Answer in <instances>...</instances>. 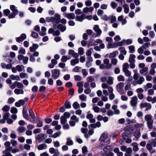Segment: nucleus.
<instances>
[{
  "label": "nucleus",
  "instance_id": "5",
  "mask_svg": "<svg viewBox=\"0 0 156 156\" xmlns=\"http://www.w3.org/2000/svg\"><path fill=\"white\" fill-rule=\"evenodd\" d=\"M99 140L101 141L106 142L107 144H108L110 143V139L108 136L107 132H105L102 133Z\"/></svg>",
  "mask_w": 156,
  "mask_h": 156
},
{
  "label": "nucleus",
  "instance_id": "25",
  "mask_svg": "<svg viewBox=\"0 0 156 156\" xmlns=\"http://www.w3.org/2000/svg\"><path fill=\"white\" fill-rule=\"evenodd\" d=\"M66 145L68 146H72L73 144V142L70 137L66 138Z\"/></svg>",
  "mask_w": 156,
  "mask_h": 156
},
{
  "label": "nucleus",
  "instance_id": "61",
  "mask_svg": "<svg viewBox=\"0 0 156 156\" xmlns=\"http://www.w3.org/2000/svg\"><path fill=\"white\" fill-rule=\"evenodd\" d=\"M85 5L87 6H90L92 4V2L90 0H87L85 1Z\"/></svg>",
  "mask_w": 156,
  "mask_h": 156
},
{
  "label": "nucleus",
  "instance_id": "8",
  "mask_svg": "<svg viewBox=\"0 0 156 156\" xmlns=\"http://www.w3.org/2000/svg\"><path fill=\"white\" fill-rule=\"evenodd\" d=\"M93 29L96 33L95 37L100 36L102 33V31L99 28V26L98 25H95L93 27Z\"/></svg>",
  "mask_w": 156,
  "mask_h": 156
},
{
  "label": "nucleus",
  "instance_id": "36",
  "mask_svg": "<svg viewBox=\"0 0 156 156\" xmlns=\"http://www.w3.org/2000/svg\"><path fill=\"white\" fill-rule=\"evenodd\" d=\"M61 134V132L60 131H59L58 132L55 133L49 136V137H53L54 138H56L57 137L59 136Z\"/></svg>",
  "mask_w": 156,
  "mask_h": 156
},
{
  "label": "nucleus",
  "instance_id": "50",
  "mask_svg": "<svg viewBox=\"0 0 156 156\" xmlns=\"http://www.w3.org/2000/svg\"><path fill=\"white\" fill-rule=\"evenodd\" d=\"M123 72L125 73V74L127 76H129L131 75V72L128 69H125L123 70Z\"/></svg>",
  "mask_w": 156,
  "mask_h": 156
},
{
  "label": "nucleus",
  "instance_id": "29",
  "mask_svg": "<svg viewBox=\"0 0 156 156\" xmlns=\"http://www.w3.org/2000/svg\"><path fill=\"white\" fill-rule=\"evenodd\" d=\"M10 78L12 80H20V77L18 75H12L10 76Z\"/></svg>",
  "mask_w": 156,
  "mask_h": 156
},
{
  "label": "nucleus",
  "instance_id": "41",
  "mask_svg": "<svg viewBox=\"0 0 156 156\" xmlns=\"http://www.w3.org/2000/svg\"><path fill=\"white\" fill-rule=\"evenodd\" d=\"M79 98L82 101H86L87 99V96L86 95L82 94L79 96Z\"/></svg>",
  "mask_w": 156,
  "mask_h": 156
},
{
  "label": "nucleus",
  "instance_id": "2",
  "mask_svg": "<svg viewBox=\"0 0 156 156\" xmlns=\"http://www.w3.org/2000/svg\"><path fill=\"white\" fill-rule=\"evenodd\" d=\"M112 65L109 63V60L108 58H105L103 60V64H101L99 68L100 69H109L111 68Z\"/></svg>",
  "mask_w": 156,
  "mask_h": 156
},
{
  "label": "nucleus",
  "instance_id": "31",
  "mask_svg": "<svg viewBox=\"0 0 156 156\" xmlns=\"http://www.w3.org/2000/svg\"><path fill=\"white\" fill-rule=\"evenodd\" d=\"M118 54V52L117 51H114L110 54L109 58L110 59L114 58L116 57Z\"/></svg>",
  "mask_w": 156,
  "mask_h": 156
},
{
  "label": "nucleus",
  "instance_id": "55",
  "mask_svg": "<svg viewBox=\"0 0 156 156\" xmlns=\"http://www.w3.org/2000/svg\"><path fill=\"white\" fill-rule=\"evenodd\" d=\"M117 80L119 81H124L125 79L123 76L120 75L117 77Z\"/></svg>",
  "mask_w": 156,
  "mask_h": 156
},
{
  "label": "nucleus",
  "instance_id": "12",
  "mask_svg": "<svg viewBox=\"0 0 156 156\" xmlns=\"http://www.w3.org/2000/svg\"><path fill=\"white\" fill-rule=\"evenodd\" d=\"M12 61V60H9L10 63L6 64L5 63H2L1 64V66L3 69H11L12 67V65L11 62Z\"/></svg>",
  "mask_w": 156,
  "mask_h": 156
},
{
  "label": "nucleus",
  "instance_id": "63",
  "mask_svg": "<svg viewBox=\"0 0 156 156\" xmlns=\"http://www.w3.org/2000/svg\"><path fill=\"white\" fill-rule=\"evenodd\" d=\"M84 53V49L82 48H78V54L80 55H83Z\"/></svg>",
  "mask_w": 156,
  "mask_h": 156
},
{
  "label": "nucleus",
  "instance_id": "43",
  "mask_svg": "<svg viewBox=\"0 0 156 156\" xmlns=\"http://www.w3.org/2000/svg\"><path fill=\"white\" fill-rule=\"evenodd\" d=\"M10 109V106L7 105H5L2 108V110L5 112H7Z\"/></svg>",
  "mask_w": 156,
  "mask_h": 156
},
{
  "label": "nucleus",
  "instance_id": "48",
  "mask_svg": "<svg viewBox=\"0 0 156 156\" xmlns=\"http://www.w3.org/2000/svg\"><path fill=\"white\" fill-rule=\"evenodd\" d=\"M61 123L62 124H65L67 122V120L65 118L64 116H62L60 118Z\"/></svg>",
  "mask_w": 156,
  "mask_h": 156
},
{
  "label": "nucleus",
  "instance_id": "22",
  "mask_svg": "<svg viewBox=\"0 0 156 156\" xmlns=\"http://www.w3.org/2000/svg\"><path fill=\"white\" fill-rule=\"evenodd\" d=\"M14 93L16 94H23L24 91L22 89L16 88L14 90Z\"/></svg>",
  "mask_w": 156,
  "mask_h": 156
},
{
  "label": "nucleus",
  "instance_id": "42",
  "mask_svg": "<svg viewBox=\"0 0 156 156\" xmlns=\"http://www.w3.org/2000/svg\"><path fill=\"white\" fill-rule=\"evenodd\" d=\"M107 47L108 48H115L117 47V45L114 43H108Z\"/></svg>",
  "mask_w": 156,
  "mask_h": 156
},
{
  "label": "nucleus",
  "instance_id": "53",
  "mask_svg": "<svg viewBox=\"0 0 156 156\" xmlns=\"http://www.w3.org/2000/svg\"><path fill=\"white\" fill-rule=\"evenodd\" d=\"M93 49L92 48H90V49L87 50L86 52V55L87 56H91L92 53V51H93Z\"/></svg>",
  "mask_w": 156,
  "mask_h": 156
},
{
  "label": "nucleus",
  "instance_id": "28",
  "mask_svg": "<svg viewBox=\"0 0 156 156\" xmlns=\"http://www.w3.org/2000/svg\"><path fill=\"white\" fill-rule=\"evenodd\" d=\"M124 9V11L125 13L127 14L129 11V6L126 4H125L122 5Z\"/></svg>",
  "mask_w": 156,
  "mask_h": 156
},
{
  "label": "nucleus",
  "instance_id": "40",
  "mask_svg": "<svg viewBox=\"0 0 156 156\" xmlns=\"http://www.w3.org/2000/svg\"><path fill=\"white\" fill-rule=\"evenodd\" d=\"M129 53H133L135 51V47L133 45H130L129 47Z\"/></svg>",
  "mask_w": 156,
  "mask_h": 156
},
{
  "label": "nucleus",
  "instance_id": "30",
  "mask_svg": "<svg viewBox=\"0 0 156 156\" xmlns=\"http://www.w3.org/2000/svg\"><path fill=\"white\" fill-rule=\"evenodd\" d=\"M57 28L59 29L60 31L63 32L65 31L66 29L65 26H64L62 24H59L57 25Z\"/></svg>",
  "mask_w": 156,
  "mask_h": 156
},
{
  "label": "nucleus",
  "instance_id": "33",
  "mask_svg": "<svg viewBox=\"0 0 156 156\" xmlns=\"http://www.w3.org/2000/svg\"><path fill=\"white\" fill-rule=\"evenodd\" d=\"M112 109L114 110V112L115 114H119L120 113V111L117 109V106L113 105L112 107Z\"/></svg>",
  "mask_w": 156,
  "mask_h": 156
},
{
  "label": "nucleus",
  "instance_id": "26",
  "mask_svg": "<svg viewBox=\"0 0 156 156\" xmlns=\"http://www.w3.org/2000/svg\"><path fill=\"white\" fill-rule=\"evenodd\" d=\"M17 71L20 72H22L24 70V67L23 65H17L16 66Z\"/></svg>",
  "mask_w": 156,
  "mask_h": 156
},
{
  "label": "nucleus",
  "instance_id": "1",
  "mask_svg": "<svg viewBox=\"0 0 156 156\" xmlns=\"http://www.w3.org/2000/svg\"><path fill=\"white\" fill-rule=\"evenodd\" d=\"M144 119L147 123L148 128L149 129L153 128V120L152 119V116L150 115H147L144 117Z\"/></svg>",
  "mask_w": 156,
  "mask_h": 156
},
{
  "label": "nucleus",
  "instance_id": "57",
  "mask_svg": "<svg viewBox=\"0 0 156 156\" xmlns=\"http://www.w3.org/2000/svg\"><path fill=\"white\" fill-rule=\"evenodd\" d=\"M152 85L151 83H148L144 87V88L145 90H147L148 88H151L152 87Z\"/></svg>",
  "mask_w": 156,
  "mask_h": 156
},
{
  "label": "nucleus",
  "instance_id": "39",
  "mask_svg": "<svg viewBox=\"0 0 156 156\" xmlns=\"http://www.w3.org/2000/svg\"><path fill=\"white\" fill-rule=\"evenodd\" d=\"M123 42H124L125 44L129 45L132 43L133 40L131 39H127L126 40H123Z\"/></svg>",
  "mask_w": 156,
  "mask_h": 156
},
{
  "label": "nucleus",
  "instance_id": "35",
  "mask_svg": "<svg viewBox=\"0 0 156 156\" xmlns=\"http://www.w3.org/2000/svg\"><path fill=\"white\" fill-rule=\"evenodd\" d=\"M64 106L65 108L67 109L70 108H71V105L70 101L68 100L66 101L65 103Z\"/></svg>",
  "mask_w": 156,
  "mask_h": 156
},
{
  "label": "nucleus",
  "instance_id": "47",
  "mask_svg": "<svg viewBox=\"0 0 156 156\" xmlns=\"http://www.w3.org/2000/svg\"><path fill=\"white\" fill-rule=\"evenodd\" d=\"M16 87L18 88L22 89L24 86L23 84L21 83L16 81Z\"/></svg>",
  "mask_w": 156,
  "mask_h": 156
},
{
  "label": "nucleus",
  "instance_id": "17",
  "mask_svg": "<svg viewBox=\"0 0 156 156\" xmlns=\"http://www.w3.org/2000/svg\"><path fill=\"white\" fill-rule=\"evenodd\" d=\"M94 9V8L93 7H86L83 8V12L85 13L91 12L93 11Z\"/></svg>",
  "mask_w": 156,
  "mask_h": 156
},
{
  "label": "nucleus",
  "instance_id": "45",
  "mask_svg": "<svg viewBox=\"0 0 156 156\" xmlns=\"http://www.w3.org/2000/svg\"><path fill=\"white\" fill-rule=\"evenodd\" d=\"M107 82L108 84L112 85L113 83V78L111 77H109L107 80Z\"/></svg>",
  "mask_w": 156,
  "mask_h": 156
},
{
  "label": "nucleus",
  "instance_id": "60",
  "mask_svg": "<svg viewBox=\"0 0 156 156\" xmlns=\"http://www.w3.org/2000/svg\"><path fill=\"white\" fill-rule=\"evenodd\" d=\"M20 77L21 78H27L28 76L27 73H22L20 74Z\"/></svg>",
  "mask_w": 156,
  "mask_h": 156
},
{
  "label": "nucleus",
  "instance_id": "24",
  "mask_svg": "<svg viewBox=\"0 0 156 156\" xmlns=\"http://www.w3.org/2000/svg\"><path fill=\"white\" fill-rule=\"evenodd\" d=\"M29 113V115L31 117V119H33V121L35 122V116L32 109H30Z\"/></svg>",
  "mask_w": 156,
  "mask_h": 156
},
{
  "label": "nucleus",
  "instance_id": "20",
  "mask_svg": "<svg viewBox=\"0 0 156 156\" xmlns=\"http://www.w3.org/2000/svg\"><path fill=\"white\" fill-rule=\"evenodd\" d=\"M136 56L133 54H130L129 57V63L131 62H135V58H136Z\"/></svg>",
  "mask_w": 156,
  "mask_h": 156
},
{
  "label": "nucleus",
  "instance_id": "10",
  "mask_svg": "<svg viewBox=\"0 0 156 156\" xmlns=\"http://www.w3.org/2000/svg\"><path fill=\"white\" fill-rule=\"evenodd\" d=\"M140 106L141 108H146L145 111H147L149 109H150L151 108V104L148 103H143L142 102L140 105Z\"/></svg>",
  "mask_w": 156,
  "mask_h": 156
},
{
  "label": "nucleus",
  "instance_id": "16",
  "mask_svg": "<svg viewBox=\"0 0 156 156\" xmlns=\"http://www.w3.org/2000/svg\"><path fill=\"white\" fill-rule=\"evenodd\" d=\"M64 16L69 19H74L75 17V15L73 13H65Z\"/></svg>",
  "mask_w": 156,
  "mask_h": 156
},
{
  "label": "nucleus",
  "instance_id": "4",
  "mask_svg": "<svg viewBox=\"0 0 156 156\" xmlns=\"http://www.w3.org/2000/svg\"><path fill=\"white\" fill-rule=\"evenodd\" d=\"M133 78L136 81L137 83L139 84H141L144 81V78L140 76V74L136 72L133 76Z\"/></svg>",
  "mask_w": 156,
  "mask_h": 156
},
{
  "label": "nucleus",
  "instance_id": "23",
  "mask_svg": "<svg viewBox=\"0 0 156 156\" xmlns=\"http://www.w3.org/2000/svg\"><path fill=\"white\" fill-rule=\"evenodd\" d=\"M126 152L125 154V156H131L132 150L130 147L127 148V150L126 151Z\"/></svg>",
  "mask_w": 156,
  "mask_h": 156
},
{
  "label": "nucleus",
  "instance_id": "15",
  "mask_svg": "<svg viewBox=\"0 0 156 156\" xmlns=\"http://www.w3.org/2000/svg\"><path fill=\"white\" fill-rule=\"evenodd\" d=\"M11 147L6 148L5 150L3 151V153L6 156H12V155L10 152V151H11Z\"/></svg>",
  "mask_w": 156,
  "mask_h": 156
},
{
  "label": "nucleus",
  "instance_id": "44",
  "mask_svg": "<svg viewBox=\"0 0 156 156\" xmlns=\"http://www.w3.org/2000/svg\"><path fill=\"white\" fill-rule=\"evenodd\" d=\"M25 130L26 128L22 126H20L17 129L18 131L20 133H23Z\"/></svg>",
  "mask_w": 156,
  "mask_h": 156
},
{
  "label": "nucleus",
  "instance_id": "7",
  "mask_svg": "<svg viewBox=\"0 0 156 156\" xmlns=\"http://www.w3.org/2000/svg\"><path fill=\"white\" fill-rule=\"evenodd\" d=\"M51 77L54 79H58L60 75V70L54 69L51 70Z\"/></svg>",
  "mask_w": 156,
  "mask_h": 156
},
{
  "label": "nucleus",
  "instance_id": "3",
  "mask_svg": "<svg viewBox=\"0 0 156 156\" xmlns=\"http://www.w3.org/2000/svg\"><path fill=\"white\" fill-rule=\"evenodd\" d=\"M156 147V138L153 139L149 140L147 142L146 145V148L149 151H151L152 150V147Z\"/></svg>",
  "mask_w": 156,
  "mask_h": 156
},
{
  "label": "nucleus",
  "instance_id": "58",
  "mask_svg": "<svg viewBox=\"0 0 156 156\" xmlns=\"http://www.w3.org/2000/svg\"><path fill=\"white\" fill-rule=\"evenodd\" d=\"M19 53L22 54H25V50L23 48H20L19 50Z\"/></svg>",
  "mask_w": 156,
  "mask_h": 156
},
{
  "label": "nucleus",
  "instance_id": "56",
  "mask_svg": "<svg viewBox=\"0 0 156 156\" xmlns=\"http://www.w3.org/2000/svg\"><path fill=\"white\" fill-rule=\"evenodd\" d=\"M73 106L75 109H77L80 107L79 104L77 102H75L73 105Z\"/></svg>",
  "mask_w": 156,
  "mask_h": 156
},
{
  "label": "nucleus",
  "instance_id": "59",
  "mask_svg": "<svg viewBox=\"0 0 156 156\" xmlns=\"http://www.w3.org/2000/svg\"><path fill=\"white\" fill-rule=\"evenodd\" d=\"M70 115L71 114L69 112H66L64 113L63 115L62 116L67 119L69 118Z\"/></svg>",
  "mask_w": 156,
  "mask_h": 156
},
{
  "label": "nucleus",
  "instance_id": "9",
  "mask_svg": "<svg viewBox=\"0 0 156 156\" xmlns=\"http://www.w3.org/2000/svg\"><path fill=\"white\" fill-rule=\"evenodd\" d=\"M60 15L58 14H55L54 17L52 16L51 23H58L60 22Z\"/></svg>",
  "mask_w": 156,
  "mask_h": 156
},
{
  "label": "nucleus",
  "instance_id": "64",
  "mask_svg": "<svg viewBox=\"0 0 156 156\" xmlns=\"http://www.w3.org/2000/svg\"><path fill=\"white\" fill-rule=\"evenodd\" d=\"M31 36L34 38H37L38 37V35L37 33L34 31L31 33Z\"/></svg>",
  "mask_w": 156,
  "mask_h": 156
},
{
  "label": "nucleus",
  "instance_id": "52",
  "mask_svg": "<svg viewBox=\"0 0 156 156\" xmlns=\"http://www.w3.org/2000/svg\"><path fill=\"white\" fill-rule=\"evenodd\" d=\"M82 151L83 154L85 155L88 152L87 148L86 146H83L82 148Z\"/></svg>",
  "mask_w": 156,
  "mask_h": 156
},
{
  "label": "nucleus",
  "instance_id": "34",
  "mask_svg": "<svg viewBox=\"0 0 156 156\" xmlns=\"http://www.w3.org/2000/svg\"><path fill=\"white\" fill-rule=\"evenodd\" d=\"M119 51H120L121 54L125 55L127 53L126 51L125 50V48L122 47H120L119 49Z\"/></svg>",
  "mask_w": 156,
  "mask_h": 156
},
{
  "label": "nucleus",
  "instance_id": "38",
  "mask_svg": "<svg viewBox=\"0 0 156 156\" xmlns=\"http://www.w3.org/2000/svg\"><path fill=\"white\" fill-rule=\"evenodd\" d=\"M122 138L124 140H126L129 138V134L126 132L123 133L122 134Z\"/></svg>",
  "mask_w": 156,
  "mask_h": 156
},
{
  "label": "nucleus",
  "instance_id": "46",
  "mask_svg": "<svg viewBox=\"0 0 156 156\" xmlns=\"http://www.w3.org/2000/svg\"><path fill=\"white\" fill-rule=\"evenodd\" d=\"M3 119L7 120L8 119L10 116V114L8 112L3 113Z\"/></svg>",
  "mask_w": 156,
  "mask_h": 156
},
{
  "label": "nucleus",
  "instance_id": "62",
  "mask_svg": "<svg viewBox=\"0 0 156 156\" xmlns=\"http://www.w3.org/2000/svg\"><path fill=\"white\" fill-rule=\"evenodd\" d=\"M10 147L11 148V151L12 153H16L17 152H19L20 151L18 149L16 148H12V147Z\"/></svg>",
  "mask_w": 156,
  "mask_h": 156
},
{
  "label": "nucleus",
  "instance_id": "18",
  "mask_svg": "<svg viewBox=\"0 0 156 156\" xmlns=\"http://www.w3.org/2000/svg\"><path fill=\"white\" fill-rule=\"evenodd\" d=\"M85 16L84 15L82 14L80 16H76L75 18L76 20L80 22H82L85 19Z\"/></svg>",
  "mask_w": 156,
  "mask_h": 156
},
{
  "label": "nucleus",
  "instance_id": "54",
  "mask_svg": "<svg viewBox=\"0 0 156 156\" xmlns=\"http://www.w3.org/2000/svg\"><path fill=\"white\" fill-rule=\"evenodd\" d=\"M144 48L143 46H141L137 50V51L139 53L142 54L144 53Z\"/></svg>",
  "mask_w": 156,
  "mask_h": 156
},
{
  "label": "nucleus",
  "instance_id": "19",
  "mask_svg": "<svg viewBox=\"0 0 156 156\" xmlns=\"http://www.w3.org/2000/svg\"><path fill=\"white\" fill-rule=\"evenodd\" d=\"M47 137V136L44 134L41 133L38 134L37 137L36 138L38 140H42Z\"/></svg>",
  "mask_w": 156,
  "mask_h": 156
},
{
  "label": "nucleus",
  "instance_id": "21",
  "mask_svg": "<svg viewBox=\"0 0 156 156\" xmlns=\"http://www.w3.org/2000/svg\"><path fill=\"white\" fill-rule=\"evenodd\" d=\"M47 147V146L45 144H42L39 145L37 146V149L38 150H41L46 149Z\"/></svg>",
  "mask_w": 156,
  "mask_h": 156
},
{
  "label": "nucleus",
  "instance_id": "51",
  "mask_svg": "<svg viewBox=\"0 0 156 156\" xmlns=\"http://www.w3.org/2000/svg\"><path fill=\"white\" fill-rule=\"evenodd\" d=\"M93 109L95 112L98 113L100 112V108L98 107L95 106V105H93Z\"/></svg>",
  "mask_w": 156,
  "mask_h": 156
},
{
  "label": "nucleus",
  "instance_id": "6",
  "mask_svg": "<svg viewBox=\"0 0 156 156\" xmlns=\"http://www.w3.org/2000/svg\"><path fill=\"white\" fill-rule=\"evenodd\" d=\"M124 86V83L123 82H120L116 85V89L117 91L120 94H123L124 93V91L123 89Z\"/></svg>",
  "mask_w": 156,
  "mask_h": 156
},
{
  "label": "nucleus",
  "instance_id": "14",
  "mask_svg": "<svg viewBox=\"0 0 156 156\" xmlns=\"http://www.w3.org/2000/svg\"><path fill=\"white\" fill-rule=\"evenodd\" d=\"M27 37L26 35L25 34H22L20 36L16 38V41L18 42L23 41L24 40L26 39Z\"/></svg>",
  "mask_w": 156,
  "mask_h": 156
},
{
  "label": "nucleus",
  "instance_id": "37",
  "mask_svg": "<svg viewBox=\"0 0 156 156\" xmlns=\"http://www.w3.org/2000/svg\"><path fill=\"white\" fill-rule=\"evenodd\" d=\"M10 9L13 12H16V13H18V11L17 9L16 8L15 5H12L10 6Z\"/></svg>",
  "mask_w": 156,
  "mask_h": 156
},
{
  "label": "nucleus",
  "instance_id": "27",
  "mask_svg": "<svg viewBox=\"0 0 156 156\" xmlns=\"http://www.w3.org/2000/svg\"><path fill=\"white\" fill-rule=\"evenodd\" d=\"M79 62V59L78 58L72 59L70 61L71 65L74 66Z\"/></svg>",
  "mask_w": 156,
  "mask_h": 156
},
{
  "label": "nucleus",
  "instance_id": "13",
  "mask_svg": "<svg viewBox=\"0 0 156 156\" xmlns=\"http://www.w3.org/2000/svg\"><path fill=\"white\" fill-rule=\"evenodd\" d=\"M137 99V97L136 96L132 97L131 100L130 101V102L131 105L134 108L136 107Z\"/></svg>",
  "mask_w": 156,
  "mask_h": 156
},
{
  "label": "nucleus",
  "instance_id": "49",
  "mask_svg": "<svg viewBox=\"0 0 156 156\" xmlns=\"http://www.w3.org/2000/svg\"><path fill=\"white\" fill-rule=\"evenodd\" d=\"M71 119L74 121L76 122H77L79 121V119L77 118L76 115H73L71 117Z\"/></svg>",
  "mask_w": 156,
  "mask_h": 156
},
{
  "label": "nucleus",
  "instance_id": "32",
  "mask_svg": "<svg viewBox=\"0 0 156 156\" xmlns=\"http://www.w3.org/2000/svg\"><path fill=\"white\" fill-rule=\"evenodd\" d=\"M132 146L133 147V150L134 151L136 152L139 150V148L137 143H132Z\"/></svg>",
  "mask_w": 156,
  "mask_h": 156
},
{
  "label": "nucleus",
  "instance_id": "11",
  "mask_svg": "<svg viewBox=\"0 0 156 156\" xmlns=\"http://www.w3.org/2000/svg\"><path fill=\"white\" fill-rule=\"evenodd\" d=\"M101 87L104 89H107L108 90L109 94L113 92V89L112 87L109 86L105 83H103Z\"/></svg>",
  "mask_w": 156,
  "mask_h": 156
}]
</instances>
